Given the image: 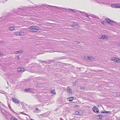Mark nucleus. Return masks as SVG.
<instances>
[{
    "label": "nucleus",
    "instance_id": "nucleus-1",
    "mask_svg": "<svg viewBox=\"0 0 120 120\" xmlns=\"http://www.w3.org/2000/svg\"><path fill=\"white\" fill-rule=\"evenodd\" d=\"M0 110L3 115L4 116L5 118L7 120H11V118H12L11 117L12 115L3 109H0Z\"/></svg>",
    "mask_w": 120,
    "mask_h": 120
},
{
    "label": "nucleus",
    "instance_id": "nucleus-2",
    "mask_svg": "<svg viewBox=\"0 0 120 120\" xmlns=\"http://www.w3.org/2000/svg\"><path fill=\"white\" fill-rule=\"evenodd\" d=\"M30 29L31 30V31L34 32H37L38 30L35 28V26H31L30 27Z\"/></svg>",
    "mask_w": 120,
    "mask_h": 120
},
{
    "label": "nucleus",
    "instance_id": "nucleus-3",
    "mask_svg": "<svg viewBox=\"0 0 120 120\" xmlns=\"http://www.w3.org/2000/svg\"><path fill=\"white\" fill-rule=\"evenodd\" d=\"M111 6L113 8H120V5L117 4H112Z\"/></svg>",
    "mask_w": 120,
    "mask_h": 120
},
{
    "label": "nucleus",
    "instance_id": "nucleus-4",
    "mask_svg": "<svg viewBox=\"0 0 120 120\" xmlns=\"http://www.w3.org/2000/svg\"><path fill=\"white\" fill-rule=\"evenodd\" d=\"M105 19L107 22L111 24H112L113 23H114L115 22L114 21H111L110 19L107 18H106Z\"/></svg>",
    "mask_w": 120,
    "mask_h": 120
},
{
    "label": "nucleus",
    "instance_id": "nucleus-5",
    "mask_svg": "<svg viewBox=\"0 0 120 120\" xmlns=\"http://www.w3.org/2000/svg\"><path fill=\"white\" fill-rule=\"evenodd\" d=\"M12 100L13 102H14L15 103L18 104L19 102V101L17 99L15 98H12Z\"/></svg>",
    "mask_w": 120,
    "mask_h": 120
},
{
    "label": "nucleus",
    "instance_id": "nucleus-6",
    "mask_svg": "<svg viewBox=\"0 0 120 120\" xmlns=\"http://www.w3.org/2000/svg\"><path fill=\"white\" fill-rule=\"evenodd\" d=\"M93 110L94 112L97 113L99 112L98 108L96 106L94 107L93 108Z\"/></svg>",
    "mask_w": 120,
    "mask_h": 120
},
{
    "label": "nucleus",
    "instance_id": "nucleus-7",
    "mask_svg": "<svg viewBox=\"0 0 120 120\" xmlns=\"http://www.w3.org/2000/svg\"><path fill=\"white\" fill-rule=\"evenodd\" d=\"M23 52V51L20 50L19 51H15L14 52V53L16 54H18L22 53Z\"/></svg>",
    "mask_w": 120,
    "mask_h": 120
},
{
    "label": "nucleus",
    "instance_id": "nucleus-8",
    "mask_svg": "<svg viewBox=\"0 0 120 120\" xmlns=\"http://www.w3.org/2000/svg\"><path fill=\"white\" fill-rule=\"evenodd\" d=\"M84 58L85 59L87 60H92L94 59L93 57L91 56H87L86 57H84Z\"/></svg>",
    "mask_w": 120,
    "mask_h": 120
},
{
    "label": "nucleus",
    "instance_id": "nucleus-9",
    "mask_svg": "<svg viewBox=\"0 0 120 120\" xmlns=\"http://www.w3.org/2000/svg\"><path fill=\"white\" fill-rule=\"evenodd\" d=\"M25 32L21 31L19 32L18 36H24L25 35Z\"/></svg>",
    "mask_w": 120,
    "mask_h": 120
},
{
    "label": "nucleus",
    "instance_id": "nucleus-10",
    "mask_svg": "<svg viewBox=\"0 0 120 120\" xmlns=\"http://www.w3.org/2000/svg\"><path fill=\"white\" fill-rule=\"evenodd\" d=\"M25 92H27L29 93L31 92L32 90L30 88H27L25 90Z\"/></svg>",
    "mask_w": 120,
    "mask_h": 120
},
{
    "label": "nucleus",
    "instance_id": "nucleus-11",
    "mask_svg": "<svg viewBox=\"0 0 120 120\" xmlns=\"http://www.w3.org/2000/svg\"><path fill=\"white\" fill-rule=\"evenodd\" d=\"M13 12L14 13L16 14L17 15H22V14H21V13H19L18 12H17L15 10H14L13 11Z\"/></svg>",
    "mask_w": 120,
    "mask_h": 120
},
{
    "label": "nucleus",
    "instance_id": "nucleus-12",
    "mask_svg": "<svg viewBox=\"0 0 120 120\" xmlns=\"http://www.w3.org/2000/svg\"><path fill=\"white\" fill-rule=\"evenodd\" d=\"M107 36L104 35L102 36L101 38V39H107Z\"/></svg>",
    "mask_w": 120,
    "mask_h": 120
},
{
    "label": "nucleus",
    "instance_id": "nucleus-13",
    "mask_svg": "<svg viewBox=\"0 0 120 120\" xmlns=\"http://www.w3.org/2000/svg\"><path fill=\"white\" fill-rule=\"evenodd\" d=\"M23 10V8H19L17 11L19 12H22Z\"/></svg>",
    "mask_w": 120,
    "mask_h": 120
},
{
    "label": "nucleus",
    "instance_id": "nucleus-14",
    "mask_svg": "<svg viewBox=\"0 0 120 120\" xmlns=\"http://www.w3.org/2000/svg\"><path fill=\"white\" fill-rule=\"evenodd\" d=\"M70 26L72 27H76L77 26V24L75 23H73L72 24H71Z\"/></svg>",
    "mask_w": 120,
    "mask_h": 120
},
{
    "label": "nucleus",
    "instance_id": "nucleus-15",
    "mask_svg": "<svg viewBox=\"0 0 120 120\" xmlns=\"http://www.w3.org/2000/svg\"><path fill=\"white\" fill-rule=\"evenodd\" d=\"M40 110L37 108H36V110L34 111V113H39L40 112Z\"/></svg>",
    "mask_w": 120,
    "mask_h": 120
},
{
    "label": "nucleus",
    "instance_id": "nucleus-16",
    "mask_svg": "<svg viewBox=\"0 0 120 120\" xmlns=\"http://www.w3.org/2000/svg\"><path fill=\"white\" fill-rule=\"evenodd\" d=\"M76 115H80L82 114V112H80L78 111H76Z\"/></svg>",
    "mask_w": 120,
    "mask_h": 120
},
{
    "label": "nucleus",
    "instance_id": "nucleus-17",
    "mask_svg": "<svg viewBox=\"0 0 120 120\" xmlns=\"http://www.w3.org/2000/svg\"><path fill=\"white\" fill-rule=\"evenodd\" d=\"M74 98V97H71L68 98V100L70 101H71L73 100Z\"/></svg>",
    "mask_w": 120,
    "mask_h": 120
},
{
    "label": "nucleus",
    "instance_id": "nucleus-18",
    "mask_svg": "<svg viewBox=\"0 0 120 120\" xmlns=\"http://www.w3.org/2000/svg\"><path fill=\"white\" fill-rule=\"evenodd\" d=\"M9 29L10 30H13L15 29V28L13 27H9Z\"/></svg>",
    "mask_w": 120,
    "mask_h": 120
},
{
    "label": "nucleus",
    "instance_id": "nucleus-19",
    "mask_svg": "<svg viewBox=\"0 0 120 120\" xmlns=\"http://www.w3.org/2000/svg\"><path fill=\"white\" fill-rule=\"evenodd\" d=\"M39 61V62H41L42 63H44L45 64H46L47 63V62L45 61H44V60H38Z\"/></svg>",
    "mask_w": 120,
    "mask_h": 120
},
{
    "label": "nucleus",
    "instance_id": "nucleus-20",
    "mask_svg": "<svg viewBox=\"0 0 120 120\" xmlns=\"http://www.w3.org/2000/svg\"><path fill=\"white\" fill-rule=\"evenodd\" d=\"M68 91L69 94H71L72 93L71 89H68Z\"/></svg>",
    "mask_w": 120,
    "mask_h": 120
},
{
    "label": "nucleus",
    "instance_id": "nucleus-21",
    "mask_svg": "<svg viewBox=\"0 0 120 120\" xmlns=\"http://www.w3.org/2000/svg\"><path fill=\"white\" fill-rule=\"evenodd\" d=\"M98 116H99V118L101 119H102L103 116V115H99Z\"/></svg>",
    "mask_w": 120,
    "mask_h": 120
},
{
    "label": "nucleus",
    "instance_id": "nucleus-22",
    "mask_svg": "<svg viewBox=\"0 0 120 120\" xmlns=\"http://www.w3.org/2000/svg\"><path fill=\"white\" fill-rule=\"evenodd\" d=\"M117 59V58H111V60L114 61H115V62H116V60Z\"/></svg>",
    "mask_w": 120,
    "mask_h": 120
},
{
    "label": "nucleus",
    "instance_id": "nucleus-23",
    "mask_svg": "<svg viewBox=\"0 0 120 120\" xmlns=\"http://www.w3.org/2000/svg\"><path fill=\"white\" fill-rule=\"evenodd\" d=\"M51 93L52 94H56V92H55V91L54 90H52L51 91Z\"/></svg>",
    "mask_w": 120,
    "mask_h": 120
},
{
    "label": "nucleus",
    "instance_id": "nucleus-24",
    "mask_svg": "<svg viewBox=\"0 0 120 120\" xmlns=\"http://www.w3.org/2000/svg\"><path fill=\"white\" fill-rule=\"evenodd\" d=\"M17 71L18 72H20L21 71V68H19L18 69Z\"/></svg>",
    "mask_w": 120,
    "mask_h": 120
},
{
    "label": "nucleus",
    "instance_id": "nucleus-25",
    "mask_svg": "<svg viewBox=\"0 0 120 120\" xmlns=\"http://www.w3.org/2000/svg\"><path fill=\"white\" fill-rule=\"evenodd\" d=\"M116 62H120V59L117 58V59L116 60Z\"/></svg>",
    "mask_w": 120,
    "mask_h": 120
},
{
    "label": "nucleus",
    "instance_id": "nucleus-26",
    "mask_svg": "<svg viewBox=\"0 0 120 120\" xmlns=\"http://www.w3.org/2000/svg\"><path fill=\"white\" fill-rule=\"evenodd\" d=\"M19 32H15L14 33V34L16 36H18Z\"/></svg>",
    "mask_w": 120,
    "mask_h": 120
},
{
    "label": "nucleus",
    "instance_id": "nucleus-27",
    "mask_svg": "<svg viewBox=\"0 0 120 120\" xmlns=\"http://www.w3.org/2000/svg\"><path fill=\"white\" fill-rule=\"evenodd\" d=\"M21 71L23 72L24 71V69L23 68H21Z\"/></svg>",
    "mask_w": 120,
    "mask_h": 120
},
{
    "label": "nucleus",
    "instance_id": "nucleus-28",
    "mask_svg": "<svg viewBox=\"0 0 120 120\" xmlns=\"http://www.w3.org/2000/svg\"><path fill=\"white\" fill-rule=\"evenodd\" d=\"M106 113L107 114H109V113H111V112L110 111H107V112H106Z\"/></svg>",
    "mask_w": 120,
    "mask_h": 120
},
{
    "label": "nucleus",
    "instance_id": "nucleus-29",
    "mask_svg": "<svg viewBox=\"0 0 120 120\" xmlns=\"http://www.w3.org/2000/svg\"><path fill=\"white\" fill-rule=\"evenodd\" d=\"M106 112H107L106 111H105L103 112H101V113H106Z\"/></svg>",
    "mask_w": 120,
    "mask_h": 120
},
{
    "label": "nucleus",
    "instance_id": "nucleus-30",
    "mask_svg": "<svg viewBox=\"0 0 120 120\" xmlns=\"http://www.w3.org/2000/svg\"><path fill=\"white\" fill-rule=\"evenodd\" d=\"M80 88L81 90H84V88L83 87H81Z\"/></svg>",
    "mask_w": 120,
    "mask_h": 120
},
{
    "label": "nucleus",
    "instance_id": "nucleus-31",
    "mask_svg": "<svg viewBox=\"0 0 120 120\" xmlns=\"http://www.w3.org/2000/svg\"><path fill=\"white\" fill-rule=\"evenodd\" d=\"M23 112H22V113L24 115H27V116H29V115H28V114H26V113H23Z\"/></svg>",
    "mask_w": 120,
    "mask_h": 120
},
{
    "label": "nucleus",
    "instance_id": "nucleus-32",
    "mask_svg": "<svg viewBox=\"0 0 120 120\" xmlns=\"http://www.w3.org/2000/svg\"><path fill=\"white\" fill-rule=\"evenodd\" d=\"M3 55V54L0 52V56H2Z\"/></svg>",
    "mask_w": 120,
    "mask_h": 120
},
{
    "label": "nucleus",
    "instance_id": "nucleus-33",
    "mask_svg": "<svg viewBox=\"0 0 120 120\" xmlns=\"http://www.w3.org/2000/svg\"><path fill=\"white\" fill-rule=\"evenodd\" d=\"M69 10L70 11V10H71L72 12H73L74 11V10L72 9H69Z\"/></svg>",
    "mask_w": 120,
    "mask_h": 120
},
{
    "label": "nucleus",
    "instance_id": "nucleus-34",
    "mask_svg": "<svg viewBox=\"0 0 120 120\" xmlns=\"http://www.w3.org/2000/svg\"><path fill=\"white\" fill-rule=\"evenodd\" d=\"M15 14H11V13H10V15H15Z\"/></svg>",
    "mask_w": 120,
    "mask_h": 120
},
{
    "label": "nucleus",
    "instance_id": "nucleus-35",
    "mask_svg": "<svg viewBox=\"0 0 120 120\" xmlns=\"http://www.w3.org/2000/svg\"><path fill=\"white\" fill-rule=\"evenodd\" d=\"M85 13L86 14V16L87 17H89V15L88 14H86V13Z\"/></svg>",
    "mask_w": 120,
    "mask_h": 120
},
{
    "label": "nucleus",
    "instance_id": "nucleus-36",
    "mask_svg": "<svg viewBox=\"0 0 120 120\" xmlns=\"http://www.w3.org/2000/svg\"><path fill=\"white\" fill-rule=\"evenodd\" d=\"M75 42H77V43H76V44H79V42H78V41H75Z\"/></svg>",
    "mask_w": 120,
    "mask_h": 120
},
{
    "label": "nucleus",
    "instance_id": "nucleus-37",
    "mask_svg": "<svg viewBox=\"0 0 120 120\" xmlns=\"http://www.w3.org/2000/svg\"><path fill=\"white\" fill-rule=\"evenodd\" d=\"M60 120H64L62 118H60Z\"/></svg>",
    "mask_w": 120,
    "mask_h": 120
},
{
    "label": "nucleus",
    "instance_id": "nucleus-38",
    "mask_svg": "<svg viewBox=\"0 0 120 120\" xmlns=\"http://www.w3.org/2000/svg\"><path fill=\"white\" fill-rule=\"evenodd\" d=\"M49 63H50L51 62V60H49Z\"/></svg>",
    "mask_w": 120,
    "mask_h": 120
},
{
    "label": "nucleus",
    "instance_id": "nucleus-39",
    "mask_svg": "<svg viewBox=\"0 0 120 120\" xmlns=\"http://www.w3.org/2000/svg\"><path fill=\"white\" fill-rule=\"evenodd\" d=\"M104 22L103 21H102L101 22V23H102V24H104V23H103V22Z\"/></svg>",
    "mask_w": 120,
    "mask_h": 120
},
{
    "label": "nucleus",
    "instance_id": "nucleus-40",
    "mask_svg": "<svg viewBox=\"0 0 120 120\" xmlns=\"http://www.w3.org/2000/svg\"><path fill=\"white\" fill-rule=\"evenodd\" d=\"M57 64H54V65L55 66L56 65H57Z\"/></svg>",
    "mask_w": 120,
    "mask_h": 120
},
{
    "label": "nucleus",
    "instance_id": "nucleus-41",
    "mask_svg": "<svg viewBox=\"0 0 120 120\" xmlns=\"http://www.w3.org/2000/svg\"><path fill=\"white\" fill-rule=\"evenodd\" d=\"M77 82V81H76L75 82V83H76Z\"/></svg>",
    "mask_w": 120,
    "mask_h": 120
},
{
    "label": "nucleus",
    "instance_id": "nucleus-42",
    "mask_svg": "<svg viewBox=\"0 0 120 120\" xmlns=\"http://www.w3.org/2000/svg\"><path fill=\"white\" fill-rule=\"evenodd\" d=\"M55 52H57V51H55ZM54 52H55V51H54ZM53 52V51H52V52Z\"/></svg>",
    "mask_w": 120,
    "mask_h": 120
},
{
    "label": "nucleus",
    "instance_id": "nucleus-43",
    "mask_svg": "<svg viewBox=\"0 0 120 120\" xmlns=\"http://www.w3.org/2000/svg\"><path fill=\"white\" fill-rule=\"evenodd\" d=\"M17 58H18V59H19V56H17Z\"/></svg>",
    "mask_w": 120,
    "mask_h": 120
},
{
    "label": "nucleus",
    "instance_id": "nucleus-44",
    "mask_svg": "<svg viewBox=\"0 0 120 120\" xmlns=\"http://www.w3.org/2000/svg\"><path fill=\"white\" fill-rule=\"evenodd\" d=\"M47 6H50V7H51V6H50V5H48Z\"/></svg>",
    "mask_w": 120,
    "mask_h": 120
},
{
    "label": "nucleus",
    "instance_id": "nucleus-45",
    "mask_svg": "<svg viewBox=\"0 0 120 120\" xmlns=\"http://www.w3.org/2000/svg\"><path fill=\"white\" fill-rule=\"evenodd\" d=\"M55 7L56 8H58L57 7H56V6H55Z\"/></svg>",
    "mask_w": 120,
    "mask_h": 120
},
{
    "label": "nucleus",
    "instance_id": "nucleus-46",
    "mask_svg": "<svg viewBox=\"0 0 120 120\" xmlns=\"http://www.w3.org/2000/svg\"><path fill=\"white\" fill-rule=\"evenodd\" d=\"M9 108H10L11 107L10 106H9Z\"/></svg>",
    "mask_w": 120,
    "mask_h": 120
},
{
    "label": "nucleus",
    "instance_id": "nucleus-47",
    "mask_svg": "<svg viewBox=\"0 0 120 120\" xmlns=\"http://www.w3.org/2000/svg\"><path fill=\"white\" fill-rule=\"evenodd\" d=\"M31 120H33V119H31Z\"/></svg>",
    "mask_w": 120,
    "mask_h": 120
}]
</instances>
